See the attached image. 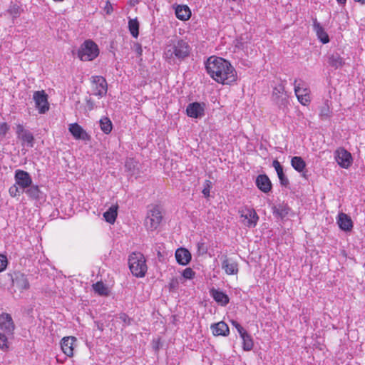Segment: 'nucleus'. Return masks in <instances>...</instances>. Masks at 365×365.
Masks as SVG:
<instances>
[{
    "label": "nucleus",
    "instance_id": "obj_1",
    "mask_svg": "<svg viewBox=\"0 0 365 365\" xmlns=\"http://www.w3.org/2000/svg\"><path fill=\"white\" fill-rule=\"evenodd\" d=\"M210 77L218 83L231 84L237 80V72L231 63L220 57L210 56L205 62Z\"/></svg>",
    "mask_w": 365,
    "mask_h": 365
},
{
    "label": "nucleus",
    "instance_id": "obj_2",
    "mask_svg": "<svg viewBox=\"0 0 365 365\" xmlns=\"http://www.w3.org/2000/svg\"><path fill=\"white\" fill-rule=\"evenodd\" d=\"M190 51L191 48L187 41L173 39L165 47L164 56L169 61H174L175 59L181 61L189 56Z\"/></svg>",
    "mask_w": 365,
    "mask_h": 365
},
{
    "label": "nucleus",
    "instance_id": "obj_3",
    "mask_svg": "<svg viewBox=\"0 0 365 365\" xmlns=\"http://www.w3.org/2000/svg\"><path fill=\"white\" fill-rule=\"evenodd\" d=\"M128 264L131 273L137 277L145 276L148 267L145 259L140 252H133L128 258Z\"/></svg>",
    "mask_w": 365,
    "mask_h": 365
},
{
    "label": "nucleus",
    "instance_id": "obj_4",
    "mask_svg": "<svg viewBox=\"0 0 365 365\" xmlns=\"http://www.w3.org/2000/svg\"><path fill=\"white\" fill-rule=\"evenodd\" d=\"M99 54L98 46L91 40H86L78 50V57L83 61H90Z\"/></svg>",
    "mask_w": 365,
    "mask_h": 365
},
{
    "label": "nucleus",
    "instance_id": "obj_5",
    "mask_svg": "<svg viewBox=\"0 0 365 365\" xmlns=\"http://www.w3.org/2000/svg\"><path fill=\"white\" fill-rule=\"evenodd\" d=\"M163 219L161 211L158 206L153 207L148 212L145 226L148 230H155L160 225Z\"/></svg>",
    "mask_w": 365,
    "mask_h": 365
},
{
    "label": "nucleus",
    "instance_id": "obj_6",
    "mask_svg": "<svg viewBox=\"0 0 365 365\" xmlns=\"http://www.w3.org/2000/svg\"><path fill=\"white\" fill-rule=\"evenodd\" d=\"M92 94L100 98L107 93L108 84L106 80L100 76H95L91 78Z\"/></svg>",
    "mask_w": 365,
    "mask_h": 365
},
{
    "label": "nucleus",
    "instance_id": "obj_7",
    "mask_svg": "<svg viewBox=\"0 0 365 365\" xmlns=\"http://www.w3.org/2000/svg\"><path fill=\"white\" fill-rule=\"evenodd\" d=\"M294 93L298 101L304 106L307 105L310 101L309 90L305 86L304 83L300 81L299 83L297 79L294 81Z\"/></svg>",
    "mask_w": 365,
    "mask_h": 365
},
{
    "label": "nucleus",
    "instance_id": "obj_8",
    "mask_svg": "<svg viewBox=\"0 0 365 365\" xmlns=\"http://www.w3.org/2000/svg\"><path fill=\"white\" fill-rule=\"evenodd\" d=\"M272 100L280 109H284L289 104L288 96L284 92V88L282 86L275 87L272 93Z\"/></svg>",
    "mask_w": 365,
    "mask_h": 365
},
{
    "label": "nucleus",
    "instance_id": "obj_9",
    "mask_svg": "<svg viewBox=\"0 0 365 365\" xmlns=\"http://www.w3.org/2000/svg\"><path fill=\"white\" fill-rule=\"evenodd\" d=\"M15 325L9 314L3 313L0 315V333L13 336Z\"/></svg>",
    "mask_w": 365,
    "mask_h": 365
},
{
    "label": "nucleus",
    "instance_id": "obj_10",
    "mask_svg": "<svg viewBox=\"0 0 365 365\" xmlns=\"http://www.w3.org/2000/svg\"><path fill=\"white\" fill-rule=\"evenodd\" d=\"M33 98L39 113H45L48 110L49 104L48 103L47 95L44 91L34 92Z\"/></svg>",
    "mask_w": 365,
    "mask_h": 365
},
{
    "label": "nucleus",
    "instance_id": "obj_11",
    "mask_svg": "<svg viewBox=\"0 0 365 365\" xmlns=\"http://www.w3.org/2000/svg\"><path fill=\"white\" fill-rule=\"evenodd\" d=\"M15 182L23 191L30 187L32 179L29 173L22 170H16L14 175Z\"/></svg>",
    "mask_w": 365,
    "mask_h": 365
},
{
    "label": "nucleus",
    "instance_id": "obj_12",
    "mask_svg": "<svg viewBox=\"0 0 365 365\" xmlns=\"http://www.w3.org/2000/svg\"><path fill=\"white\" fill-rule=\"evenodd\" d=\"M186 113L190 118H200L205 114V104L198 102L189 103L186 108Z\"/></svg>",
    "mask_w": 365,
    "mask_h": 365
},
{
    "label": "nucleus",
    "instance_id": "obj_13",
    "mask_svg": "<svg viewBox=\"0 0 365 365\" xmlns=\"http://www.w3.org/2000/svg\"><path fill=\"white\" fill-rule=\"evenodd\" d=\"M336 160L338 164L344 168H348L352 163L351 153L344 148H339L336 151Z\"/></svg>",
    "mask_w": 365,
    "mask_h": 365
},
{
    "label": "nucleus",
    "instance_id": "obj_14",
    "mask_svg": "<svg viewBox=\"0 0 365 365\" xmlns=\"http://www.w3.org/2000/svg\"><path fill=\"white\" fill-rule=\"evenodd\" d=\"M76 342V338L74 336H65L61 341V347L63 352L68 356L73 355L74 344Z\"/></svg>",
    "mask_w": 365,
    "mask_h": 365
},
{
    "label": "nucleus",
    "instance_id": "obj_15",
    "mask_svg": "<svg viewBox=\"0 0 365 365\" xmlns=\"http://www.w3.org/2000/svg\"><path fill=\"white\" fill-rule=\"evenodd\" d=\"M222 269L229 275H234L238 273V264L227 256L222 257Z\"/></svg>",
    "mask_w": 365,
    "mask_h": 365
},
{
    "label": "nucleus",
    "instance_id": "obj_16",
    "mask_svg": "<svg viewBox=\"0 0 365 365\" xmlns=\"http://www.w3.org/2000/svg\"><path fill=\"white\" fill-rule=\"evenodd\" d=\"M69 131L76 139L88 140L90 136L81 126L77 123H72L69 125Z\"/></svg>",
    "mask_w": 365,
    "mask_h": 365
},
{
    "label": "nucleus",
    "instance_id": "obj_17",
    "mask_svg": "<svg viewBox=\"0 0 365 365\" xmlns=\"http://www.w3.org/2000/svg\"><path fill=\"white\" fill-rule=\"evenodd\" d=\"M337 224L339 228L345 232H349L353 228V222L351 217L343 212L339 214Z\"/></svg>",
    "mask_w": 365,
    "mask_h": 365
},
{
    "label": "nucleus",
    "instance_id": "obj_18",
    "mask_svg": "<svg viewBox=\"0 0 365 365\" xmlns=\"http://www.w3.org/2000/svg\"><path fill=\"white\" fill-rule=\"evenodd\" d=\"M13 286L22 292L29 288V283L26 277L21 273H16L12 279Z\"/></svg>",
    "mask_w": 365,
    "mask_h": 365
},
{
    "label": "nucleus",
    "instance_id": "obj_19",
    "mask_svg": "<svg viewBox=\"0 0 365 365\" xmlns=\"http://www.w3.org/2000/svg\"><path fill=\"white\" fill-rule=\"evenodd\" d=\"M175 258L178 263L181 265H186L191 260V254L185 248H178L175 252Z\"/></svg>",
    "mask_w": 365,
    "mask_h": 365
},
{
    "label": "nucleus",
    "instance_id": "obj_20",
    "mask_svg": "<svg viewBox=\"0 0 365 365\" xmlns=\"http://www.w3.org/2000/svg\"><path fill=\"white\" fill-rule=\"evenodd\" d=\"M313 29L321 42L327 43L329 41L327 33L321 26L320 23L317 21V19H313Z\"/></svg>",
    "mask_w": 365,
    "mask_h": 365
},
{
    "label": "nucleus",
    "instance_id": "obj_21",
    "mask_svg": "<svg viewBox=\"0 0 365 365\" xmlns=\"http://www.w3.org/2000/svg\"><path fill=\"white\" fill-rule=\"evenodd\" d=\"M257 187L263 192H268L271 190L272 183L266 175H259L256 179Z\"/></svg>",
    "mask_w": 365,
    "mask_h": 365
},
{
    "label": "nucleus",
    "instance_id": "obj_22",
    "mask_svg": "<svg viewBox=\"0 0 365 365\" xmlns=\"http://www.w3.org/2000/svg\"><path fill=\"white\" fill-rule=\"evenodd\" d=\"M211 329L215 336H227L229 334V327L224 322L212 325Z\"/></svg>",
    "mask_w": 365,
    "mask_h": 365
},
{
    "label": "nucleus",
    "instance_id": "obj_23",
    "mask_svg": "<svg viewBox=\"0 0 365 365\" xmlns=\"http://www.w3.org/2000/svg\"><path fill=\"white\" fill-rule=\"evenodd\" d=\"M327 62L329 65L335 69L341 68L344 66V61L338 53H333L328 55Z\"/></svg>",
    "mask_w": 365,
    "mask_h": 365
},
{
    "label": "nucleus",
    "instance_id": "obj_24",
    "mask_svg": "<svg viewBox=\"0 0 365 365\" xmlns=\"http://www.w3.org/2000/svg\"><path fill=\"white\" fill-rule=\"evenodd\" d=\"M272 165L274 168V169L277 173V176L279 179L281 185L282 186L287 187L289 185V182L288 178L284 174L282 166L280 165L279 162L277 160H274L273 161Z\"/></svg>",
    "mask_w": 365,
    "mask_h": 365
},
{
    "label": "nucleus",
    "instance_id": "obj_25",
    "mask_svg": "<svg viewBox=\"0 0 365 365\" xmlns=\"http://www.w3.org/2000/svg\"><path fill=\"white\" fill-rule=\"evenodd\" d=\"M175 15L180 20L186 21L190 19L191 11L187 6L179 5L175 9Z\"/></svg>",
    "mask_w": 365,
    "mask_h": 365
},
{
    "label": "nucleus",
    "instance_id": "obj_26",
    "mask_svg": "<svg viewBox=\"0 0 365 365\" xmlns=\"http://www.w3.org/2000/svg\"><path fill=\"white\" fill-rule=\"evenodd\" d=\"M210 292L213 299L221 305L225 306L229 303V297L224 292L215 289H212Z\"/></svg>",
    "mask_w": 365,
    "mask_h": 365
},
{
    "label": "nucleus",
    "instance_id": "obj_27",
    "mask_svg": "<svg viewBox=\"0 0 365 365\" xmlns=\"http://www.w3.org/2000/svg\"><path fill=\"white\" fill-rule=\"evenodd\" d=\"M242 217L247 220L245 225L249 227H255L259 219L256 212L254 210H247L245 214H242Z\"/></svg>",
    "mask_w": 365,
    "mask_h": 365
},
{
    "label": "nucleus",
    "instance_id": "obj_28",
    "mask_svg": "<svg viewBox=\"0 0 365 365\" xmlns=\"http://www.w3.org/2000/svg\"><path fill=\"white\" fill-rule=\"evenodd\" d=\"M272 210L274 215L282 219L288 215L290 208L287 204L282 203L274 206Z\"/></svg>",
    "mask_w": 365,
    "mask_h": 365
},
{
    "label": "nucleus",
    "instance_id": "obj_29",
    "mask_svg": "<svg viewBox=\"0 0 365 365\" xmlns=\"http://www.w3.org/2000/svg\"><path fill=\"white\" fill-rule=\"evenodd\" d=\"M117 210V205H112L106 212H104L103 217L106 222L110 224L114 223L118 215Z\"/></svg>",
    "mask_w": 365,
    "mask_h": 365
},
{
    "label": "nucleus",
    "instance_id": "obj_30",
    "mask_svg": "<svg viewBox=\"0 0 365 365\" xmlns=\"http://www.w3.org/2000/svg\"><path fill=\"white\" fill-rule=\"evenodd\" d=\"M24 192L31 198L32 200H39L40 195L41 193L39 187L38 185H34L31 184L30 187L26 188Z\"/></svg>",
    "mask_w": 365,
    "mask_h": 365
},
{
    "label": "nucleus",
    "instance_id": "obj_31",
    "mask_svg": "<svg viewBox=\"0 0 365 365\" xmlns=\"http://www.w3.org/2000/svg\"><path fill=\"white\" fill-rule=\"evenodd\" d=\"M291 165L297 172H302L305 168L306 163L301 157L294 156L291 160Z\"/></svg>",
    "mask_w": 365,
    "mask_h": 365
},
{
    "label": "nucleus",
    "instance_id": "obj_32",
    "mask_svg": "<svg viewBox=\"0 0 365 365\" xmlns=\"http://www.w3.org/2000/svg\"><path fill=\"white\" fill-rule=\"evenodd\" d=\"M100 127L105 134H109L113 129V124L108 117L102 118L100 121Z\"/></svg>",
    "mask_w": 365,
    "mask_h": 365
},
{
    "label": "nucleus",
    "instance_id": "obj_33",
    "mask_svg": "<svg viewBox=\"0 0 365 365\" xmlns=\"http://www.w3.org/2000/svg\"><path fill=\"white\" fill-rule=\"evenodd\" d=\"M242 339V348L245 351H250L253 347V341L251 336L246 331L240 336Z\"/></svg>",
    "mask_w": 365,
    "mask_h": 365
},
{
    "label": "nucleus",
    "instance_id": "obj_34",
    "mask_svg": "<svg viewBox=\"0 0 365 365\" xmlns=\"http://www.w3.org/2000/svg\"><path fill=\"white\" fill-rule=\"evenodd\" d=\"M129 31L134 38H137L139 34V23L137 19H130L128 21Z\"/></svg>",
    "mask_w": 365,
    "mask_h": 365
},
{
    "label": "nucleus",
    "instance_id": "obj_35",
    "mask_svg": "<svg viewBox=\"0 0 365 365\" xmlns=\"http://www.w3.org/2000/svg\"><path fill=\"white\" fill-rule=\"evenodd\" d=\"M94 291L100 295H107L108 290L107 287L104 285L102 282H98L93 285Z\"/></svg>",
    "mask_w": 365,
    "mask_h": 365
},
{
    "label": "nucleus",
    "instance_id": "obj_36",
    "mask_svg": "<svg viewBox=\"0 0 365 365\" xmlns=\"http://www.w3.org/2000/svg\"><path fill=\"white\" fill-rule=\"evenodd\" d=\"M11 336H9L4 333H0V349L6 351L9 348L8 339Z\"/></svg>",
    "mask_w": 365,
    "mask_h": 365
},
{
    "label": "nucleus",
    "instance_id": "obj_37",
    "mask_svg": "<svg viewBox=\"0 0 365 365\" xmlns=\"http://www.w3.org/2000/svg\"><path fill=\"white\" fill-rule=\"evenodd\" d=\"M19 138H21L23 141L27 143L30 147H33L34 138L32 133L30 131L27 130L26 132L23 133Z\"/></svg>",
    "mask_w": 365,
    "mask_h": 365
},
{
    "label": "nucleus",
    "instance_id": "obj_38",
    "mask_svg": "<svg viewBox=\"0 0 365 365\" xmlns=\"http://www.w3.org/2000/svg\"><path fill=\"white\" fill-rule=\"evenodd\" d=\"M138 165V163L133 158H129L125 161V166L130 172L134 171Z\"/></svg>",
    "mask_w": 365,
    "mask_h": 365
},
{
    "label": "nucleus",
    "instance_id": "obj_39",
    "mask_svg": "<svg viewBox=\"0 0 365 365\" xmlns=\"http://www.w3.org/2000/svg\"><path fill=\"white\" fill-rule=\"evenodd\" d=\"M20 187H19L17 186V185H12L11 187H10L9 190V192L10 194V195L11 197H17V196H19L21 195V193H22L24 191L23 190L21 191L20 190Z\"/></svg>",
    "mask_w": 365,
    "mask_h": 365
},
{
    "label": "nucleus",
    "instance_id": "obj_40",
    "mask_svg": "<svg viewBox=\"0 0 365 365\" xmlns=\"http://www.w3.org/2000/svg\"><path fill=\"white\" fill-rule=\"evenodd\" d=\"M119 319L124 323V325H130L133 321L125 313H120L119 314Z\"/></svg>",
    "mask_w": 365,
    "mask_h": 365
},
{
    "label": "nucleus",
    "instance_id": "obj_41",
    "mask_svg": "<svg viewBox=\"0 0 365 365\" xmlns=\"http://www.w3.org/2000/svg\"><path fill=\"white\" fill-rule=\"evenodd\" d=\"M182 276L185 279H192L193 277L195 276V272L191 268L188 267L184 269V271L182 272Z\"/></svg>",
    "mask_w": 365,
    "mask_h": 365
},
{
    "label": "nucleus",
    "instance_id": "obj_42",
    "mask_svg": "<svg viewBox=\"0 0 365 365\" xmlns=\"http://www.w3.org/2000/svg\"><path fill=\"white\" fill-rule=\"evenodd\" d=\"M7 258L3 255H0V272L4 271L7 266Z\"/></svg>",
    "mask_w": 365,
    "mask_h": 365
},
{
    "label": "nucleus",
    "instance_id": "obj_43",
    "mask_svg": "<svg viewBox=\"0 0 365 365\" xmlns=\"http://www.w3.org/2000/svg\"><path fill=\"white\" fill-rule=\"evenodd\" d=\"M9 130V126L6 123H0V135L4 136Z\"/></svg>",
    "mask_w": 365,
    "mask_h": 365
},
{
    "label": "nucleus",
    "instance_id": "obj_44",
    "mask_svg": "<svg viewBox=\"0 0 365 365\" xmlns=\"http://www.w3.org/2000/svg\"><path fill=\"white\" fill-rule=\"evenodd\" d=\"M232 324L237 329V330L240 336L242 334H245L246 331L237 322L232 321Z\"/></svg>",
    "mask_w": 365,
    "mask_h": 365
},
{
    "label": "nucleus",
    "instance_id": "obj_45",
    "mask_svg": "<svg viewBox=\"0 0 365 365\" xmlns=\"http://www.w3.org/2000/svg\"><path fill=\"white\" fill-rule=\"evenodd\" d=\"M133 50L138 54V56H140L143 53L142 46L138 43H135L133 46Z\"/></svg>",
    "mask_w": 365,
    "mask_h": 365
},
{
    "label": "nucleus",
    "instance_id": "obj_46",
    "mask_svg": "<svg viewBox=\"0 0 365 365\" xmlns=\"http://www.w3.org/2000/svg\"><path fill=\"white\" fill-rule=\"evenodd\" d=\"M26 131H27V130H25L22 125H21V124L17 125L16 134L18 135V138H20V136Z\"/></svg>",
    "mask_w": 365,
    "mask_h": 365
},
{
    "label": "nucleus",
    "instance_id": "obj_47",
    "mask_svg": "<svg viewBox=\"0 0 365 365\" xmlns=\"http://www.w3.org/2000/svg\"><path fill=\"white\" fill-rule=\"evenodd\" d=\"M178 287V281L176 279H172L169 283V287L170 290L176 289Z\"/></svg>",
    "mask_w": 365,
    "mask_h": 365
},
{
    "label": "nucleus",
    "instance_id": "obj_48",
    "mask_svg": "<svg viewBox=\"0 0 365 365\" xmlns=\"http://www.w3.org/2000/svg\"><path fill=\"white\" fill-rule=\"evenodd\" d=\"M9 11L14 17L17 16L19 14V7L16 6H13L12 7H11Z\"/></svg>",
    "mask_w": 365,
    "mask_h": 365
},
{
    "label": "nucleus",
    "instance_id": "obj_49",
    "mask_svg": "<svg viewBox=\"0 0 365 365\" xmlns=\"http://www.w3.org/2000/svg\"><path fill=\"white\" fill-rule=\"evenodd\" d=\"M197 248L198 251L200 252L202 254H204L207 252V248L205 246V243L202 242H199L197 243Z\"/></svg>",
    "mask_w": 365,
    "mask_h": 365
},
{
    "label": "nucleus",
    "instance_id": "obj_50",
    "mask_svg": "<svg viewBox=\"0 0 365 365\" xmlns=\"http://www.w3.org/2000/svg\"><path fill=\"white\" fill-rule=\"evenodd\" d=\"M210 181L206 180L207 187H204L202 190V193L205 197H208L210 195Z\"/></svg>",
    "mask_w": 365,
    "mask_h": 365
},
{
    "label": "nucleus",
    "instance_id": "obj_51",
    "mask_svg": "<svg viewBox=\"0 0 365 365\" xmlns=\"http://www.w3.org/2000/svg\"><path fill=\"white\" fill-rule=\"evenodd\" d=\"M104 11L106 12L107 14H110L113 11V6L109 1L106 2V4L104 7Z\"/></svg>",
    "mask_w": 365,
    "mask_h": 365
},
{
    "label": "nucleus",
    "instance_id": "obj_52",
    "mask_svg": "<svg viewBox=\"0 0 365 365\" xmlns=\"http://www.w3.org/2000/svg\"><path fill=\"white\" fill-rule=\"evenodd\" d=\"M329 112V108L327 106H324V107L322 108L320 115L322 116L328 117Z\"/></svg>",
    "mask_w": 365,
    "mask_h": 365
},
{
    "label": "nucleus",
    "instance_id": "obj_53",
    "mask_svg": "<svg viewBox=\"0 0 365 365\" xmlns=\"http://www.w3.org/2000/svg\"><path fill=\"white\" fill-rule=\"evenodd\" d=\"M86 105L89 110H91L94 108V102L91 100V98H88L86 100Z\"/></svg>",
    "mask_w": 365,
    "mask_h": 365
},
{
    "label": "nucleus",
    "instance_id": "obj_54",
    "mask_svg": "<svg viewBox=\"0 0 365 365\" xmlns=\"http://www.w3.org/2000/svg\"><path fill=\"white\" fill-rule=\"evenodd\" d=\"M355 1H358L361 4H365V0H354Z\"/></svg>",
    "mask_w": 365,
    "mask_h": 365
},
{
    "label": "nucleus",
    "instance_id": "obj_55",
    "mask_svg": "<svg viewBox=\"0 0 365 365\" xmlns=\"http://www.w3.org/2000/svg\"><path fill=\"white\" fill-rule=\"evenodd\" d=\"M339 4H344L346 0H336Z\"/></svg>",
    "mask_w": 365,
    "mask_h": 365
}]
</instances>
